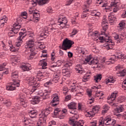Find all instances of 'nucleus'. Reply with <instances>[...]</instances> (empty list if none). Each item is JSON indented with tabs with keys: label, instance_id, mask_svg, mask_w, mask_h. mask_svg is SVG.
<instances>
[{
	"label": "nucleus",
	"instance_id": "nucleus-31",
	"mask_svg": "<svg viewBox=\"0 0 126 126\" xmlns=\"http://www.w3.org/2000/svg\"><path fill=\"white\" fill-rule=\"evenodd\" d=\"M102 109L101 114L102 115H105V114H107V113H108V111L110 110V106H109L108 104H105L103 106Z\"/></svg>",
	"mask_w": 126,
	"mask_h": 126
},
{
	"label": "nucleus",
	"instance_id": "nucleus-10",
	"mask_svg": "<svg viewBox=\"0 0 126 126\" xmlns=\"http://www.w3.org/2000/svg\"><path fill=\"white\" fill-rule=\"evenodd\" d=\"M55 32L56 29L52 27V26H50L49 27H44L42 32L40 34V36L45 37V36H47V34H48L49 32H50L51 33H54V32Z\"/></svg>",
	"mask_w": 126,
	"mask_h": 126
},
{
	"label": "nucleus",
	"instance_id": "nucleus-14",
	"mask_svg": "<svg viewBox=\"0 0 126 126\" xmlns=\"http://www.w3.org/2000/svg\"><path fill=\"white\" fill-rule=\"evenodd\" d=\"M20 28H21V27L20 25H14V27L11 29L10 32L8 33L9 37H13L15 34H17Z\"/></svg>",
	"mask_w": 126,
	"mask_h": 126
},
{
	"label": "nucleus",
	"instance_id": "nucleus-48",
	"mask_svg": "<svg viewBox=\"0 0 126 126\" xmlns=\"http://www.w3.org/2000/svg\"><path fill=\"white\" fill-rule=\"evenodd\" d=\"M125 111V108L123 106H119L118 108H117V113H121V112H124Z\"/></svg>",
	"mask_w": 126,
	"mask_h": 126
},
{
	"label": "nucleus",
	"instance_id": "nucleus-49",
	"mask_svg": "<svg viewBox=\"0 0 126 126\" xmlns=\"http://www.w3.org/2000/svg\"><path fill=\"white\" fill-rule=\"evenodd\" d=\"M59 79H59V78H56V77H54V78L51 79L50 80L51 81V83L53 84V83H57V82H58Z\"/></svg>",
	"mask_w": 126,
	"mask_h": 126
},
{
	"label": "nucleus",
	"instance_id": "nucleus-60",
	"mask_svg": "<svg viewBox=\"0 0 126 126\" xmlns=\"http://www.w3.org/2000/svg\"><path fill=\"white\" fill-rule=\"evenodd\" d=\"M60 76H61L60 73H55L54 74V77H55L56 78H59V79H60Z\"/></svg>",
	"mask_w": 126,
	"mask_h": 126
},
{
	"label": "nucleus",
	"instance_id": "nucleus-61",
	"mask_svg": "<svg viewBox=\"0 0 126 126\" xmlns=\"http://www.w3.org/2000/svg\"><path fill=\"white\" fill-rule=\"evenodd\" d=\"M71 99V96L68 95L65 96V101H66V102H67V101H69V100H70Z\"/></svg>",
	"mask_w": 126,
	"mask_h": 126
},
{
	"label": "nucleus",
	"instance_id": "nucleus-25",
	"mask_svg": "<svg viewBox=\"0 0 126 126\" xmlns=\"http://www.w3.org/2000/svg\"><path fill=\"white\" fill-rule=\"evenodd\" d=\"M87 93L88 95L89 96V100L88 101V103L91 105V104L94 103V98L91 96H92V92L91 91V90H89L87 91Z\"/></svg>",
	"mask_w": 126,
	"mask_h": 126
},
{
	"label": "nucleus",
	"instance_id": "nucleus-52",
	"mask_svg": "<svg viewBox=\"0 0 126 126\" xmlns=\"http://www.w3.org/2000/svg\"><path fill=\"white\" fill-rule=\"evenodd\" d=\"M100 88H101V85H99L97 87L94 86L92 87V89H94V91H97V92H98V89H100Z\"/></svg>",
	"mask_w": 126,
	"mask_h": 126
},
{
	"label": "nucleus",
	"instance_id": "nucleus-32",
	"mask_svg": "<svg viewBox=\"0 0 126 126\" xmlns=\"http://www.w3.org/2000/svg\"><path fill=\"white\" fill-rule=\"evenodd\" d=\"M126 25V21H121L118 26V29L119 31H122Z\"/></svg>",
	"mask_w": 126,
	"mask_h": 126
},
{
	"label": "nucleus",
	"instance_id": "nucleus-28",
	"mask_svg": "<svg viewBox=\"0 0 126 126\" xmlns=\"http://www.w3.org/2000/svg\"><path fill=\"white\" fill-rule=\"evenodd\" d=\"M116 81L115 78L112 76H109L108 78L106 79L105 80V83L108 85L109 83H114Z\"/></svg>",
	"mask_w": 126,
	"mask_h": 126
},
{
	"label": "nucleus",
	"instance_id": "nucleus-34",
	"mask_svg": "<svg viewBox=\"0 0 126 126\" xmlns=\"http://www.w3.org/2000/svg\"><path fill=\"white\" fill-rule=\"evenodd\" d=\"M89 12H90V10H89V9H84L83 11V14L81 15L82 18H85V17H87V16H88V14H89Z\"/></svg>",
	"mask_w": 126,
	"mask_h": 126
},
{
	"label": "nucleus",
	"instance_id": "nucleus-13",
	"mask_svg": "<svg viewBox=\"0 0 126 126\" xmlns=\"http://www.w3.org/2000/svg\"><path fill=\"white\" fill-rule=\"evenodd\" d=\"M34 42L35 40L34 39H30L28 41L25 46L26 49H28L31 52H34L35 51Z\"/></svg>",
	"mask_w": 126,
	"mask_h": 126
},
{
	"label": "nucleus",
	"instance_id": "nucleus-53",
	"mask_svg": "<svg viewBox=\"0 0 126 126\" xmlns=\"http://www.w3.org/2000/svg\"><path fill=\"white\" fill-rule=\"evenodd\" d=\"M52 84H53L52 81L50 80L49 81L44 83V86L45 87H48V86H50V85H52Z\"/></svg>",
	"mask_w": 126,
	"mask_h": 126
},
{
	"label": "nucleus",
	"instance_id": "nucleus-9",
	"mask_svg": "<svg viewBox=\"0 0 126 126\" xmlns=\"http://www.w3.org/2000/svg\"><path fill=\"white\" fill-rule=\"evenodd\" d=\"M112 37H114L116 43L119 44V43H123L124 40L126 39V34L125 32H122L121 34H118L116 32L112 33Z\"/></svg>",
	"mask_w": 126,
	"mask_h": 126
},
{
	"label": "nucleus",
	"instance_id": "nucleus-44",
	"mask_svg": "<svg viewBox=\"0 0 126 126\" xmlns=\"http://www.w3.org/2000/svg\"><path fill=\"white\" fill-rule=\"evenodd\" d=\"M22 121H23V123H24V124L25 125V126H29L30 125H32L30 122V120H28L27 118L23 117Z\"/></svg>",
	"mask_w": 126,
	"mask_h": 126
},
{
	"label": "nucleus",
	"instance_id": "nucleus-46",
	"mask_svg": "<svg viewBox=\"0 0 126 126\" xmlns=\"http://www.w3.org/2000/svg\"><path fill=\"white\" fill-rule=\"evenodd\" d=\"M108 102L110 106H111L112 107H118V104L119 103V102H115V101L114 100H112L111 102H110L109 101H108Z\"/></svg>",
	"mask_w": 126,
	"mask_h": 126
},
{
	"label": "nucleus",
	"instance_id": "nucleus-38",
	"mask_svg": "<svg viewBox=\"0 0 126 126\" xmlns=\"http://www.w3.org/2000/svg\"><path fill=\"white\" fill-rule=\"evenodd\" d=\"M1 101H3V103L5 104L6 107H9V106L11 105V102H10L9 100L3 99L2 97H0V102H1Z\"/></svg>",
	"mask_w": 126,
	"mask_h": 126
},
{
	"label": "nucleus",
	"instance_id": "nucleus-30",
	"mask_svg": "<svg viewBox=\"0 0 126 126\" xmlns=\"http://www.w3.org/2000/svg\"><path fill=\"white\" fill-rule=\"evenodd\" d=\"M29 115L32 119H34V118H36V116H37V110H29Z\"/></svg>",
	"mask_w": 126,
	"mask_h": 126
},
{
	"label": "nucleus",
	"instance_id": "nucleus-19",
	"mask_svg": "<svg viewBox=\"0 0 126 126\" xmlns=\"http://www.w3.org/2000/svg\"><path fill=\"white\" fill-rule=\"evenodd\" d=\"M108 20H107V16H106V15H104L101 22V27H102L103 32H105V31L108 29Z\"/></svg>",
	"mask_w": 126,
	"mask_h": 126
},
{
	"label": "nucleus",
	"instance_id": "nucleus-4",
	"mask_svg": "<svg viewBox=\"0 0 126 126\" xmlns=\"http://www.w3.org/2000/svg\"><path fill=\"white\" fill-rule=\"evenodd\" d=\"M69 112L73 115L72 117L69 119L68 122L70 126H83V125H84V121H83V120H80L79 122L76 121V120L79 118L76 109H70L69 110Z\"/></svg>",
	"mask_w": 126,
	"mask_h": 126
},
{
	"label": "nucleus",
	"instance_id": "nucleus-40",
	"mask_svg": "<svg viewBox=\"0 0 126 126\" xmlns=\"http://www.w3.org/2000/svg\"><path fill=\"white\" fill-rule=\"evenodd\" d=\"M126 100V96H119L117 99H116L115 101L118 103H123V102H125Z\"/></svg>",
	"mask_w": 126,
	"mask_h": 126
},
{
	"label": "nucleus",
	"instance_id": "nucleus-57",
	"mask_svg": "<svg viewBox=\"0 0 126 126\" xmlns=\"http://www.w3.org/2000/svg\"><path fill=\"white\" fill-rule=\"evenodd\" d=\"M47 11L49 13H52L53 12L54 10H53V8H52V7L49 6L47 8Z\"/></svg>",
	"mask_w": 126,
	"mask_h": 126
},
{
	"label": "nucleus",
	"instance_id": "nucleus-54",
	"mask_svg": "<svg viewBox=\"0 0 126 126\" xmlns=\"http://www.w3.org/2000/svg\"><path fill=\"white\" fill-rule=\"evenodd\" d=\"M20 62V58L17 57H15L13 59V63H18Z\"/></svg>",
	"mask_w": 126,
	"mask_h": 126
},
{
	"label": "nucleus",
	"instance_id": "nucleus-56",
	"mask_svg": "<svg viewBox=\"0 0 126 126\" xmlns=\"http://www.w3.org/2000/svg\"><path fill=\"white\" fill-rule=\"evenodd\" d=\"M21 17L26 19L27 18V13L26 12H24L21 13Z\"/></svg>",
	"mask_w": 126,
	"mask_h": 126
},
{
	"label": "nucleus",
	"instance_id": "nucleus-21",
	"mask_svg": "<svg viewBox=\"0 0 126 126\" xmlns=\"http://www.w3.org/2000/svg\"><path fill=\"white\" fill-rule=\"evenodd\" d=\"M19 99L20 101V105L23 106L24 108L27 107V101L25 100V95L23 94H21L19 95Z\"/></svg>",
	"mask_w": 126,
	"mask_h": 126
},
{
	"label": "nucleus",
	"instance_id": "nucleus-37",
	"mask_svg": "<svg viewBox=\"0 0 126 126\" xmlns=\"http://www.w3.org/2000/svg\"><path fill=\"white\" fill-rule=\"evenodd\" d=\"M21 68L24 71H28L31 69L30 64H25L21 66Z\"/></svg>",
	"mask_w": 126,
	"mask_h": 126
},
{
	"label": "nucleus",
	"instance_id": "nucleus-59",
	"mask_svg": "<svg viewBox=\"0 0 126 126\" xmlns=\"http://www.w3.org/2000/svg\"><path fill=\"white\" fill-rule=\"evenodd\" d=\"M77 30H76V29H74L71 32V36H74V35H76V34H77Z\"/></svg>",
	"mask_w": 126,
	"mask_h": 126
},
{
	"label": "nucleus",
	"instance_id": "nucleus-1",
	"mask_svg": "<svg viewBox=\"0 0 126 126\" xmlns=\"http://www.w3.org/2000/svg\"><path fill=\"white\" fill-rule=\"evenodd\" d=\"M26 80L29 85L31 86L32 85V88L30 92V94L32 97H29V100L32 105L38 104L40 102V99H43V100L47 99L48 94H50L52 92V90H45L44 92L43 93L42 91L37 89L40 85L37 83V79L33 76L27 77Z\"/></svg>",
	"mask_w": 126,
	"mask_h": 126
},
{
	"label": "nucleus",
	"instance_id": "nucleus-22",
	"mask_svg": "<svg viewBox=\"0 0 126 126\" xmlns=\"http://www.w3.org/2000/svg\"><path fill=\"white\" fill-rule=\"evenodd\" d=\"M62 114V116H64V115L67 114V110L64 109L63 110H61L60 108H56L54 110V115H59L61 116V114Z\"/></svg>",
	"mask_w": 126,
	"mask_h": 126
},
{
	"label": "nucleus",
	"instance_id": "nucleus-51",
	"mask_svg": "<svg viewBox=\"0 0 126 126\" xmlns=\"http://www.w3.org/2000/svg\"><path fill=\"white\" fill-rule=\"evenodd\" d=\"M76 70L79 71V73H82V69L81 68V65H77V67L76 68Z\"/></svg>",
	"mask_w": 126,
	"mask_h": 126
},
{
	"label": "nucleus",
	"instance_id": "nucleus-23",
	"mask_svg": "<svg viewBox=\"0 0 126 126\" xmlns=\"http://www.w3.org/2000/svg\"><path fill=\"white\" fill-rule=\"evenodd\" d=\"M52 102L53 103V106H57L59 105V102H60V97H59V94H55L52 95Z\"/></svg>",
	"mask_w": 126,
	"mask_h": 126
},
{
	"label": "nucleus",
	"instance_id": "nucleus-24",
	"mask_svg": "<svg viewBox=\"0 0 126 126\" xmlns=\"http://www.w3.org/2000/svg\"><path fill=\"white\" fill-rule=\"evenodd\" d=\"M6 64V63H3L2 64L0 65V71H3L2 73L3 74H8V69L4 68V66H5Z\"/></svg>",
	"mask_w": 126,
	"mask_h": 126
},
{
	"label": "nucleus",
	"instance_id": "nucleus-17",
	"mask_svg": "<svg viewBox=\"0 0 126 126\" xmlns=\"http://www.w3.org/2000/svg\"><path fill=\"white\" fill-rule=\"evenodd\" d=\"M25 34V33H24V32H20L19 33L20 35L18 37V38L16 41V46L18 48H19V47H20V46H21V44L23 42V40H22L24 38V37H25V35H24Z\"/></svg>",
	"mask_w": 126,
	"mask_h": 126
},
{
	"label": "nucleus",
	"instance_id": "nucleus-43",
	"mask_svg": "<svg viewBox=\"0 0 126 126\" xmlns=\"http://www.w3.org/2000/svg\"><path fill=\"white\" fill-rule=\"evenodd\" d=\"M91 14L92 16H97V17H100L101 16V13L99 12H96L95 10H93L91 12Z\"/></svg>",
	"mask_w": 126,
	"mask_h": 126
},
{
	"label": "nucleus",
	"instance_id": "nucleus-55",
	"mask_svg": "<svg viewBox=\"0 0 126 126\" xmlns=\"http://www.w3.org/2000/svg\"><path fill=\"white\" fill-rule=\"evenodd\" d=\"M10 47V51H11V52H17L18 50L16 49V48L14 47H13L12 45L11 46H9Z\"/></svg>",
	"mask_w": 126,
	"mask_h": 126
},
{
	"label": "nucleus",
	"instance_id": "nucleus-5",
	"mask_svg": "<svg viewBox=\"0 0 126 126\" xmlns=\"http://www.w3.org/2000/svg\"><path fill=\"white\" fill-rule=\"evenodd\" d=\"M30 20L34 22H38L40 19V14L38 10H34V7H31L29 9Z\"/></svg>",
	"mask_w": 126,
	"mask_h": 126
},
{
	"label": "nucleus",
	"instance_id": "nucleus-42",
	"mask_svg": "<svg viewBox=\"0 0 126 126\" xmlns=\"http://www.w3.org/2000/svg\"><path fill=\"white\" fill-rule=\"evenodd\" d=\"M62 72L65 76H67V77H69V76H70V71H68L67 69H63Z\"/></svg>",
	"mask_w": 126,
	"mask_h": 126
},
{
	"label": "nucleus",
	"instance_id": "nucleus-11",
	"mask_svg": "<svg viewBox=\"0 0 126 126\" xmlns=\"http://www.w3.org/2000/svg\"><path fill=\"white\" fill-rule=\"evenodd\" d=\"M73 44L74 43L72 41L66 38L63 41L62 48L63 50H64V51H66V50H69Z\"/></svg>",
	"mask_w": 126,
	"mask_h": 126
},
{
	"label": "nucleus",
	"instance_id": "nucleus-41",
	"mask_svg": "<svg viewBox=\"0 0 126 126\" xmlns=\"http://www.w3.org/2000/svg\"><path fill=\"white\" fill-rule=\"evenodd\" d=\"M117 95L118 93L116 92H114L111 95L110 97H108V100H110V101H115V100H116V98Z\"/></svg>",
	"mask_w": 126,
	"mask_h": 126
},
{
	"label": "nucleus",
	"instance_id": "nucleus-27",
	"mask_svg": "<svg viewBox=\"0 0 126 126\" xmlns=\"http://www.w3.org/2000/svg\"><path fill=\"white\" fill-rule=\"evenodd\" d=\"M92 74V73H91V71H88L84 76L83 77L82 81L83 82H86V81H88Z\"/></svg>",
	"mask_w": 126,
	"mask_h": 126
},
{
	"label": "nucleus",
	"instance_id": "nucleus-7",
	"mask_svg": "<svg viewBox=\"0 0 126 126\" xmlns=\"http://www.w3.org/2000/svg\"><path fill=\"white\" fill-rule=\"evenodd\" d=\"M115 124H116V120L106 118L102 120L99 121L98 126H104V125L111 126H113V125H115Z\"/></svg>",
	"mask_w": 126,
	"mask_h": 126
},
{
	"label": "nucleus",
	"instance_id": "nucleus-8",
	"mask_svg": "<svg viewBox=\"0 0 126 126\" xmlns=\"http://www.w3.org/2000/svg\"><path fill=\"white\" fill-rule=\"evenodd\" d=\"M96 4L97 5V4H102V7H105V11L106 12H108L109 11H112V9L113 8V12H115L114 10L115 8V9H117V6L113 5L112 6V5H111V2H110V6H107V4L103 2V0H96Z\"/></svg>",
	"mask_w": 126,
	"mask_h": 126
},
{
	"label": "nucleus",
	"instance_id": "nucleus-45",
	"mask_svg": "<svg viewBox=\"0 0 126 126\" xmlns=\"http://www.w3.org/2000/svg\"><path fill=\"white\" fill-rule=\"evenodd\" d=\"M101 79H102V75L100 74L97 75L96 76L94 77V80L95 81V82H99Z\"/></svg>",
	"mask_w": 126,
	"mask_h": 126
},
{
	"label": "nucleus",
	"instance_id": "nucleus-26",
	"mask_svg": "<svg viewBox=\"0 0 126 126\" xmlns=\"http://www.w3.org/2000/svg\"><path fill=\"white\" fill-rule=\"evenodd\" d=\"M72 85L70 86L69 90L71 92H75L78 90V87L76 85V81H74V82L72 83Z\"/></svg>",
	"mask_w": 126,
	"mask_h": 126
},
{
	"label": "nucleus",
	"instance_id": "nucleus-20",
	"mask_svg": "<svg viewBox=\"0 0 126 126\" xmlns=\"http://www.w3.org/2000/svg\"><path fill=\"white\" fill-rule=\"evenodd\" d=\"M67 23V19H66V17L64 16H62L58 19V25H61V27H64L66 24Z\"/></svg>",
	"mask_w": 126,
	"mask_h": 126
},
{
	"label": "nucleus",
	"instance_id": "nucleus-50",
	"mask_svg": "<svg viewBox=\"0 0 126 126\" xmlns=\"http://www.w3.org/2000/svg\"><path fill=\"white\" fill-rule=\"evenodd\" d=\"M32 52V53L30 54L29 57V60H32V59H34V56L36 55V53H35V51Z\"/></svg>",
	"mask_w": 126,
	"mask_h": 126
},
{
	"label": "nucleus",
	"instance_id": "nucleus-58",
	"mask_svg": "<svg viewBox=\"0 0 126 126\" xmlns=\"http://www.w3.org/2000/svg\"><path fill=\"white\" fill-rule=\"evenodd\" d=\"M56 58H57V56H56V54H55V53H52L51 54V60L53 61H55Z\"/></svg>",
	"mask_w": 126,
	"mask_h": 126
},
{
	"label": "nucleus",
	"instance_id": "nucleus-6",
	"mask_svg": "<svg viewBox=\"0 0 126 126\" xmlns=\"http://www.w3.org/2000/svg\"><path fill=\"white\" fill-rule=\"evenodd\" d=\"M85 64L95 65V67L99 66V61L97 59H93L91 55L87 57L84 61Z\"/></svg>",
	"mask_w": 126,
	"mask_h": 126
},
{
	"label": "nucleus",
	"instance_id": "nucleus-3",
	"mask_svg": "<svg viewBox=\"0 0 126 126\" xmlns=\"http://www.w3.org/2000/svg\"><path fill=\"white\" fill-rule=\"evenodd\" d=\"M11 77L13 79V82L10 85L6 86V90L9 91H13L16 89V87L20 86V81L16 80L18 78V71L13 70L11 73Z\"/></svg>",
	"mask_w": 126,
	"mask_h": 126
},
{
	"label": "nucleus",
	"instance_id": "nucleus-39",
	"mask_svg": "<svg viewBox=\"0 0 126 126\" xmlns=\"http://www.w3.org/2000/svg\"><path fill=\"white\" fill-rule=\"evenodd\" d=\"M8 20V19H7L6 16H3L2 18H1L0 20V22H1V24L0 25L1 27H3V26H4V24H5L4 23H6Z\"/></svg>",
	"mask_w": 126,
	"mask_h": 126
},
{
	"label": "nucleus",
	"instance_id": "nucleus-62",
	"mask_svg": "<svg viewBox=\"0 0 126 126\" xmlns=\"http://www.w3.org/2000/svg\"><path fill=\"white\" fill-rule=\"evenodd\" d=\"M122 68H123V66L120 65H118L116 67V70H118V71H121L122 70L121 69H122Z\"/></svg>",
	"mask_w": 126,
	"mask_h": 126
},
{
	"label": "nucleus",
	"instance_id": "nucleus-33",
	"mask_svg": "<svg viewBox=\"0 0 126 126\" xmlns=\"http://www.w3.org/2000/svg\"><path fill=\"white\" fill-rule=\"evenodd\" d=\"M67 107L70 109H73L74 110H76V108H77V104L74 102H72L68 104Z\"/></svg>",
	"mask_w": 126,
	"mask_h": 126
},
{
	"label": "nucleus",
	"instance_id": "nucleus-18",
	"mask_svg": "<svg viewBox=\"0 0 126 126\" xmlns=\"http://www.w3.org/2000/svg\"><path fill=\"white\" fill-rule=\"evenodd\" d=\"M120 0H110L109 2H111V5L112 6L115 5L116 6V9L114 8V11L117 12L118 10H120L121 7L120 6Z\"/></svg>",
	"mask_w": 126,
	"mask_h": 126
},
{
	"label": "nucleus",
	"instance_id": "nucleus-36",
	"mask_svg": "<svg viewBox=\"0 0 126 126\" xmlns=\"http://www.w3.org/2000/svg\"><path fill=\"white\" fill-rule=\"evenodd\" d=\"M108 21L109 23H111V25L116 21V16L114 15H111L110 14V15L108 16Z\"/></svg>",
	"mask_w": 126,
	"mask_h": 126
},
{
	"label": "nucleus",
	"instance_id": "nucleus-29",
	"mask_svg": "<svg viewBox=\"0 0 126 126\" xmlns=\"http://www.w3.org/2000/svg\"><path fill=\"white\" fill-rule=\"evenodd\" d=\"M104 95V92L100 91V92H98L96 93L95 97H98L97 98V100L99 101V102H101V101H103V97H102Z\"/></svg>",
	"mask_w": 126,
	"mask_h": 126
},
{
	"label": "nucleus",
	"instance_id": "nucleus-12",
	"mask_svg": "<svg viewBox=\"0 0 126 126\" xmlns=\"http://www.w3.org/2000/svg\"><path fill=\"white\" fill-rule=\"evenodd\" d=\"M99 109L100 106H99V105H96L93 108L92 111L86 112L85 114V116H86L87 117L92 118L95 116V114L98 113Z\"/></svg>",
	"mask_w": 126,
	"mask_h": 126
},
{
	"label": "nucleus",
	"instance_id": "nucleus-15",
	"mask_svg": "<svg viewBox=\"0 0 126 126\" xmlns=\"http://www.w3.org/2000/svg\"><path fill=\"white\" fill-rule=\"evenodd\" d=\"M49 76H50V73L48 71L44 72L39 71L37 73V78H35L38 81V80H41L43 77H49Z\"/></svg>",
	"mask_w": 126,
	"mask_h": 126
},
{
	"label": "nucleus",
	"instance_id": "nucleus-64",
	"mask_svg": "<svg viewBox=\"0 0 126 126\" xmlns=\"http://www.w3.org/2000/svg\"><path fill=\"white\" fill-rule=\"evenodd\" d=\"M122 18H126V11H124L121 15Z\"/></svg>",
	"mask_w": 126,
	"mask_h": 126
},
{
	"label": "nucleus",
	"instance_id": "nucleus-47",
	"mask_svg": "<svg viewBox=\"0 0 126 126\" xmlns=\"http://www.w3.org/2000/svg\"><path fill=\"white\" fill-rule=\"evenodd\" d=\"M79 52L82 55H86V54H87V51H86L84 48H80L79 50Z\"/></svg>",
	"mask_w": 126,
	"mask_h": 126
},
{
	"label": "nucleus",
	"instance_id": "nucleus-16",
	"mask_svg": "<svg viewBox=\"0 0 126 126\" xmlns=\"http://www.w3.org/2000/svg\"><path fill=\"white\" fill-rule=\"evenodd\" d=\"M50 1V0H32V4L33 6H36L37 4L38 3L39 5H43V4H46Z\"/></svg>",
	"mask_w": 126,
	"mask_h": 126
},
{
	"label": "nucleus",
	"instance_id": "nucleus-2",
	"mask_svg": "<svg viewBox=\"0 0 126 126\" xmlns=\"http://www.w3.org/2000/svg\"><path fill=\"white\" fill-rule=\"evenodd\" d=\"M94 35L95 37H98L100 43H104L103 45L104 49L106 48L107 50H110L113 49V46H115V43L112 40V38L107 34H105L104 36H99V33L96 32L94 33Z\"/></svg>",
	"mask_w": 126,
	"mask_h": 126
},
{
	"label": "nucleus",
	"instance_id": "nucleus-63",
	"mask_svg": "<svg viewBox=\"0 0 126 126\" xmlns=\"http://www.w3.org/2000/svg\"><path fill=\"white\" fill-rule=\"evenodd\" d=\"M122 88H123V89L126 90V79L122 83Z\"/></svg>",
	"mask_w": 126,
	"mask_h": 126
},
{
	"label": "nucleus",
	"instance_id": "nucleus-35",
	"mask_svg": "<svg viewBox=\"0 0 126 126\" xmlns=\"http://www.w3.org/2000/svg\"><path fill=\"white\" fill-rule=\"evenodd\" d=\"M38 64L40 66H41L42 69L47 68V63L45 62V60H40Z\"/></svg>",
	"mask_w": 126,
	"mask_h": 126
}]
</instances>
